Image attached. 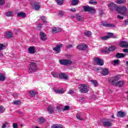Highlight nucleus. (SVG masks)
Segmentation results:
<instances>
[{
	"mask_svg": "<svg viewBox=\"0 0 128 128\" xmlns=\"http://www.w3.org/2000/svg\"><path fill=\"white\" fill-rule=\"evenodd\" d=\"M118 80H120V76H116L111 78L110 80L113 86H118V88H122V86H124L126 84V82L124 80L118 81Z\"/></svg>",
	"mask_w": 128,
	"mask_h": 128,
	"instance_id": "obj_1",
	"label": "nucleus"
},
{
	"mask_svg": "<svg viewBox=\"0 0 128 128\" xmlns=\"http://www.w3.org/2000/svg\"><path fill=\"white\" fill-rule=\"evenodd\" d=\"M78 88L81 94H87L90 90V86L86 84H80L78 85Z\"/></svg>",
	"mask_w": 128,
	"mask_h": 128,
	"instance_id": "obj_2",
	"label": "nucleus"
},
{
	"mask_svg": "<svg viewBox=\"0 0 128 128\" xmlns=\"http://www.w3.org/2000/svg\"><path fill=\"white\" fill-rule=\"evenodd\" d=\"M38 70V66L36 62H31L29 65V68L28 70V72L29 74H32L33 72H36Z\"/></svg>",
	"mask_w": 128,
	"mask_h": 128,
	"instance_id": "obj_3",
	"label": "nucleus"
},
{
	"mask_svg": "<svg viewBox=\"0 0 128 128\" xmlns=\"http://www.w3.org/2000/svg\"><path fill=\"white\" fill-rule=\"evenodd\" d=\"M82 8L84 12H90V14H96V8L92 6H83Z\"/></svg>",
	"mask_w": 128,
	"mask_h": 128,
	"instance_id": "obj_4",
	"label": "nucleus"
},
{
	"mask_svg": "<svg viewBox=\"0 0 128 128\" xmlns=\"http://www.w3.org/2000/svg\"><path fill=\"white\" fill-rule=\"evenodd\" d=\"M108 7L109 8H110L112 12H114V10H116V12H118V10H120V7H118V5L114 4V3L112 2H110L108 5Z\"/></svg>",
	"mask_w": 128,
	"mask_h": 128,
	"instance_id": "obj_5",
	"label": "nucleus"
},
{
	"mask_svg": "<svg viewBox=\"0 0 128 128\" xmlns=\"http://www.w3.org/2000/svg\"><path fill=\"white\" fill-rule=\"evenodd\" d=\"M126 7L125 6H123L121 8L119 7V10H117V12L118 14H123V16H126Z\"/></svg>",
	"mask_w": 128,
	"mask_h": 128,
	"instance_id": "obj_6",
	"label": "nucleus"
},
{
	"mask_svg": "<svg viewBox=\"0 0 128 128\" xmlns=\"http://www.w3.org/2000/svg\"><path fill=\"white\" fill-rule=\"evenodd\" d=\"M94 64L98 66H104V60L98 58H94Z\"/></svg>",
	"mask_w": 128,
	"mask_h": 128,
	"instance_id": "obj_7",
	"label": "nucleus"
},
{
	"mask_svg": "<svg viewBox=\"0 0 128 128\" xmlns=\"http://www.w3.org/2000/svg\"><path fill=\"white\" fill-rule=\"evenodd\" d=\"M60 64H63L64 66H70L72 64V61L70 60H61L60 61Z\"/></svg>",
	"mask_w": 128,
	"mask_h": 128,
	"instance_id": "obj_8",
	"label": "nucleus"
},
{
	"mask_svg": "<svg viewBox=\"0 0 128 128\" xmlns=\"http://www.w3.org/2000/svg\"><path fill=\"white\" fill-rule=\"evenodd\" d=\"M62 48V44H59L53 48V50L55 52V54H60V48Z\"/></svg>",
	"mask_w": 128,
	"mask_h": 128,
	"instance_id": "obj_9",
	"label": "nucleus"
},
{
	"mask_svg": "<svg viewBox=\"0 0 128 128\" xmlns=\"http://www.w3.org/2000/svg\"><path fill=\"white\" fill-rule=\"evenodd\" d=\"M31 6L34 8L35 10H38L40 8V2H34L31 3Z\"/></svg>",
	"mask_w": 128,
	"mask_h": 128,
	"instance_id": "obj_10",
	"label": "nucleus"
},
{
	"mask_svg": "<svg viewBox=\"0 0 128 128\" xmlns=\"http://www.w3.org/2000/svg\"><path fill=\"white\" fill-rule=\"evenodd\" d=\"M101 26H106V28H115L116 25L112 24H108L106 22H104L103 24H101Z\"/></svg>",
	"mask_w": 128,
	"mask_h": 128,
	"instance_id": "obj_11",
	"label": "nucleus"
},
{
	"mask_svg": "<svg viewBox=\"0 0 128 128\" xmlns=\"http://www.w3.org/2000/svg\"><path fill=\"white\" fill-rule=\"evenodd\" d=\"M40 39L41 40H43V42H46V40H47L46 38V34H44V32H40Z\"/></svg>",
	"mask_w": 128,
	"mask_h": 128,
	"instance_id": "obj_12",
	"label": "nucleus"
},
{
	"mask_svg": "<svg viewBox=\"0 0 128 128\" xmlns=\"http://www.w3.org/2000/svg\"><path fill=\"white\" fill-rule=\"evenodd\" d=\"M88 48V45L86 44H80L77 46L78 50H86Z\"/></svg>",
	"mask_w": 128,
	"mask_h": 128,
	"instance_id": "obj_13",
	"label": "nucleus"
},
{
	"mask_svg": "<svg viewBox=\"0 0 128 128\" xmlns=\"http://www.w3.org/2000/svg\"><path fill=\"white\" fill-rule=\"evenodd\" d=\"M120 48H128V42L126 41L120 42Z\"/></svg>",
	"mask_w": 128,
	"mask_h": 128,
	"instance_id": "obj_14",
	"label": "nucleus"
},
{
	"mask_svg": "<svg viewBox=\"0 0 128 128\" xmlns=\"http://www.w3.org/2000/svg\"><path fill=\"white\" fill-rule=\"evenodd\" d=\"M60 78L63 80H68V75L64 72H62L59 74Z\"/></svg>",
	"mask_w": 128,
	"mask_h": 128,
	"instance_id": "obj_15",
	"label": "nucleus"
},
{
	"mask_svg": "<svg viewBox=\"0 0 128 128\" xmlns=\"http://www.w3.org/2000/svg\"><path fill=\"white\" fill-rule=\"evenodd\" d=\"M126 112L119 111L118 112L117 116L118 118H124V116H126Z\"/></svg>",
	"mask_w": 128,
	"mask_h": 128,
	"instance_id": "obj_16",
	"label": "nucleus"
},
{
	"mask_svg": "<svg viewBox=\"0 0 128 128\" xmlns=\"http://www.w3.org/2000/svg\"><path fill=\"white\" fill-rule=\"evenodd\" d=\"M29 54H34L36 52V48L34 46H30L28 49Z\"/></svg>",
	"mask_w": 128,
	"mask_h": 128,
	"instance_id": "obj_17",
	"label": "nucleus"
},
{
	"mask_svg": "<svg viewBox=\"0 0 128 128\" xmlns=\"http://www.w3.org/2000/svg\"><path fill=\"white\" fill-rule=\"evenodd\" d=\"M17 16L18 18H24L26 16V14L24 12H20L18 14Z\"/></svg>",
	"mask_w": 128,
	"mask_h": 128,
	"instance_id": "obj_18",
	"label": "nucleus"
},
{
	"mask_svg": "<svg viewBox=\"0 0 128 128\" xmlns=\"http://www.w3.org/2000/svg\"><path fill=\"white\" fill-rule=\"evenodd\" d=\"M48 111L50 114H54V108L50 106L48 108Z\"/></svg>",
	"mask_w": 128,
	"mask_h": 128,
	"instance_id": "obj_19",
	"label": "nucleus"
},
{
	"mask_svg": "<svg viewBox=\"0 0 128 128\" xmlns=\"http://www.w3.org/2000/svg\"><path fill=\"white\" fill-rule=\"evenodd\" d=\"M103 126H107L108 128H110V126H112V124L110 122L106 121L103 122Z\"/></svg>",
	"mask_w": 128,
	"mask_h": 128,
	"instance_id": "obj_20",
	"label": "nucleus"
},
{
	"mask_svg": "<svg viewBox=\"0 0 128 128\" xmlns=\"http://www.w3.org/2000/svg\"><path fill=\"white\" fill-rule=\"evenodd\" d=\"M126 55L122 53H117L116 56L117 58H124Z\"/></svg>",
	"mask_w": 128,
	"mask_h": 128,
	"instance_id": "obj_21",
	"label": "nucleus"
},
{
	"mask_svg": "<svg viewBox=\"0 0 128 128\" xmlns=\"http://www.w3.org/2000/svg\"><path fill=\"white\" fill-rule=\"evenodd\" d=\"M90 82H91V83L92 84H93V86L95 88H96V86H98V81L96 80H90Z\"/></svg>",
	"mask_w": 128,
	"mask_h": 128,
	"instance_id": "obj_22",
	"label": "nucleus"
},
{
	"mask_svg": "<svg viewBox=\"0 0 128 128\" xmlns=\"http://www.w3.org/2000/svg\"><path fill=\"white\" fill-rule=\"evenodd\" d=\"M102 74L104 76H108V70L107 68H104L102 70Z\"/></svg>",
	"mask_w": 128,
	"mask_h": 128,
	"instance_id": "obj_23",
	"label": "nucleus"
},
{
	"mask_svg": "<svg viewBox=\"0 0 128 128\" xmlns=\"http://www.w3.org/2000/svg\"><path fill=\"white\" fill-rule=\"evenodd\" d=\"M76 18L78 22H82L84 20V18L82 16H80V15L77 14L76 16Z\"/></svg>",
	"mask_w": 128,
	"mask_h": 128,
	"instance_id": "obj_24",
	"label": "nucleus"
},
{
	"mask_svg": "<svg viewBox=\"0 0 128 128\" xmlns=\"http://www.w3.org/2000/svg\"><path fill=\"white\" fill-rule=\"evenodd\" d=\"M6 38H12V32H8L6 33Z\"/></svg>",
	"mask_w": 128,
	"mask_h": 128,
	"instance_id": "obj_25",
	"label": "nucleus"
},
{
	"mask_svg": "<svg viewBox=\"0 0 128 128\" xmlns=\"http://www.w3.org/2000/svg\"><path fill=\"white\" fill-rule=\"evenodd\" d=\"M78 2H80L79 0H72L71 4L72 6H76Z\"/></svg>",
	"mask_w": 128,
	"mask_h": 128,
	"instance_id": "obj_26",
	"label": "nucleus"
},
{
	"mask_svg": "<svg viewBox=\"0 0 128 128\" xmlns=\"http://www.w3.org/2000/svg\"><path fill=\"white\" fill-rule=\"evenodd\" d=\"M84 34L86 36L90 38L92 36V32L90 31H85Z\"/></svg>",
	"mask_w": 128,
	"mask_h": 128,
	"instance_id": "obj_27",
	"label": "nucleus"
},
{
	"mask_svg": "<svg viewBox=\"0 0 128 128\" xmlns=\"http://www.w3.org/2000/svg\"><path fill=\"white\" fill-rule=\"evenodd\" d=\"M51 74L54 77V78H58V76H59L60 74H58V72H52L51 73Z\"/></svg>",
	"mask_w": 128,
	"mask_h": 128,
	"instance_id": "obj_28",
	"label": "nucleus"
},
{
	"mask_svg": "<svg viewBox=\"0 0 128 128\" xmlns=\"http://www.w3.org/2000/svg\"><path fill=\"white\" fill-rule=\"evenodd\" d=\"M116 46H109V50L110 52H114L116 50Z\"/></svg>",
	"mask_w": 128,
	"mask_h": 128,
	"instance_id": "obj_29",
	"label": "nucleus"
},
{
	"mask_svg": "<svg viewBox=\"0 0 128 128\" xmlns=\"http://www.w3.org/2000/svg\"><path fill=\"white\" fill-rule=\"evenodd\" d=\"M64 0H56V2L58 6H62L64 4Z\"/></svg>",
	"mask_w": 128,
	"mask_h": 128,
	"instance_id": "obj_30",
	"label": "nucleus"
},
{
	"mask_svg": "<svg viewBox=\"0 0 128 128\" xmlns=\"http://www.w3.org/2000/svg\"><path fill=\"white\" fill-rule=\"evenodd\" d=\"M6 80V77H4V75L0 73V80L2 82H4Z\"/></svg>",
	"mask_w": 128,
	"mask_h": 128,
	"instance_id": "obj_31",
	"label": "nucleus"
},
{
	"mask_svg": "<svg viewBox=\"0 0 128 128\" xmlns=\"http://www.w3.org/2000/svg\"><path fill=\"white\" fill-rule=\"evenodd\" d=\"M22 102L20 100H15L13 102V104L16 105V106H19V104H20Z\"/></svg>",
	"mask_w": 128,
	"mask_h": 128,
	"instance_id": "obj_32",
	"label": "nucleus"
},
{
	"mask_svg": "<svg viewBox=\"0 0 128 128\" xmlns=\"http://www.w3.org/2000/svg\"><path fill=\"white\" fill-rule=\"evenodd\" d=\"M126 2V0H118L116 2V4H124Z\"/></svg>",
	"mask_w": 128,
	"mask_h": 128,
	"instance_id": "obj_33",
	"label": "nucleus"
},
{
	"mask_svg": "<svg viewBox=\"0 0 128 128\" xmlns=\"http://www.w3.org/2000/svg\"><path fill=\"white\" fill-rule=\"evenodd\" d=\"M12 12L9 11L7 12H6V16L10 17V16H12Z\"/></svg>",
	"mask_w": 128,
	"mask_h": 128,
	"instance_id": "obj_34",
	"label": "nucleus"
},
{
	"mask_svg": "<svg viewBox=\"0 0 128 128\" xmlns=\"http://www.w3.org/2000/svg\"><path fill=\"white\" fill-rule=\"evenodd\" d=\"M61 31H62V30H58L56 28H54L52 30V32H54V34H56V32H61Z\"/></svg>",
	"mask_w": 128,
	"mask_h": 128,
	"instance_id": "obj_35",
	"label": "nucleus"
},
{
	"mask_svg": "<svg viewBox=\"0 0 128 128\" xmlns=\"http://www.w3.org/2000/svg\"><path fill=\"white\" fill-rule=\"evenodd\" d=\"M46 120V119L44 118V117H40L38 118V122L40 123L44 122Z\"/></svg>",
	"mask_w": 128,
	"mask_h": 128,
	"instance_id": "obj_36",
	"label": "nucleus"
},
{
	"mask_svg": "<svg viewBox=\"0 0 128 128\" xmlns=\"http://www.w3.org/2000/svg\"><path fill=\"white\" fill-rule=\"evenodd\" d=\"M114 66H118L120 64V60H114Z\"/></svg>",
	"mask_w": 128,
	"mask_h": 128,
	"instance_id": "obj_37",
	"label": "nucleus"
},
{
	"mask_svg": "<svg viewBox=\"0 0 128 128\" xmlns=\"http://www.w3.org/2000/svg\"><path fill=\"white\" fill-rule=\"evenodd\" d=\"M89 4H96L98 2L96 1V0H90Z\"/></svg>",
	"mask_w": 128,
	"mask_h": 128,
	"instance_id": "obj_38",
	"label": "nucleus"
},
{
	"mask_svg": "<svg viewBox=\"0 0 128 128\" xmlns=\"http://www.w3.org/2000/svg\"><path fill=\"white\" fill-rule=\"evenodd\" d=\"M62 110H63V108L60 106H58L56 108V112H62Z\"/></svg>",
	"mask_w": 128,
	"mask_h": 128,
	"instance_id": "obj_39",
	"label": "nucleus"
},
{
	"mask_svg": "<svg viewBox=\"0 0 128 128\" xmlns=\"http://www.w3.org/2000/svg\"><path fill=\"white\" fill-rule=\"evenodd\" d=\"M63 126L62 125H58V124H55L52 126V128H62Z\"/></svg>",
	"mask_w": 128,
	"mask_h": 128,
	"instance_id": "obj_40",
	"label": "nucleus"
},
{
	"mask_svg": "<svg viewBox=\"0 0 128 128\" xmlns=\"http://www.w3.org/2000/svg\"><path fill=\"white\" fill-rule=\"evenodd\" d=\"M30 96H35L36 92L34 90H31L30 92Z\"/></svg>",
	"mask_w": 128,
	"mask_h": 128,
	"instance_id": "obj_41",
	"label": "nucleus"
},
{
	"mask_svg": "<svg viewBox=\"0 0 128 128\" xmlns=\"http://www.w3.org/2000/svg\"><path fill=\"white\" fill-rule=\"evenodd\" d=\"M100 38L102 40H106L109 39L108 36H107L100 37Z\"/></svg>",
	"mask_w": 128,
	"mask_h": 128,
	"instance_id": "obj_42",
	"label": "nucleus"
},
{
	"mask_svg": "<svg viewBox=\"0 0 128 128\" xmlns=\"http://www.w3.org/2000/svg\"><path fill=\"white\" fill-rule=\"evenodd\" d=\"M107 36H108V38H112V36H114V33L112 32H108L107 33Z\"/></svg>",
	"mask_w": 128,
	"mask_h": 128,
	"instance_id": "obj_43",
	"label": "nucleus"
},
{
	"mask_svg": "<svg viewBox=\"0 0 128 128\" xmlns=\"http://www.w3.org/2000/svg\"><path fill=\"white\" fill-rule=\"evenodd\" d=\"M40 18L42 20L44 24H46V17L44 16H41Z\"/></svg>",
	"mask_w": 128,
	"mask_h": 128,
	"instance_id": "obj_44",
	"label": "nucleus"
},
{
	"mask_svg": "<svg viewBox=\"0 0 128 128\" xmlns=\"http://www.w3.org/2000/svg\"><path fill=\"white\" fill-rule=\"evenodd\" d=\"M56 94H64V90H56Z\"/></svg>",
	"mask_w": 128,
	"mask_h": 128,
	"instance_id": "obj_45",
	"label": "nucleus"
},
{
	"mask_svg": "<svg viewBox=\"0 0 128 128\" xmlns=\"http://www.w3.org/2000/svg\"><path fill=\"white\" fill-rule=\"evenodd\" d=\"M76 118L79 120H84V118H82L80 117V114H78L76 116Z\"/></svg>",
	"mask_w": 128,
	"mask_h": 128,
	"instance_id": "obj_46",
	"label": "nucleus"
},
{
	"mask_svg": "<svg viewBox=\"0 0 128 128\" xmlns=\"http://www.w3.org/2000/svg\"><path fill=\"white\" fill-rule=\"evenodd\" d=\"M70 110V106H64V108H63V110Z\"/></svg>",
	"mask_w": 128,
	"mask_h": 128,
	"instance_id": "obj_47",
	"label": "nucleus"
},
{
	"mask_svg": "<svg viewBox=\"0 0 128 128\" xmlns=\"http://www.w3.org/2000/svg\"><path fill=\"white\" fill-rule=\"evenodd\" d=\"M4 112V106H0V114H2Z\"/></svg>",
	"mask_w": 128,
	"mask_h": 128,
	"instance_id": "obj_48",
	"label": "nucleus"
},
{
	"mask_svg": "<svg viewBox=\"0 0 128 128\" xmlns=\"http://www.w3.org/2000/svg\"><path fill=\"white\" fill-rule=\"evenodd\" d=\"M68 94H70L71 96H72V94H74V90H70L68 92Z\"/></svg>",
	"mask_w": 128,
	"mask_h": 128,
	"instance_id": "obj_49",
	"label": "nucleus"
},
{
	"mask_svg": "<svg viewBox=\"0 0 128 128\" xmlns=\"http://www.w3.org/2000/svg\"><path fill=\"white\" fill-rule=\"evenodd\" d=\"M6 4L4 0H0V6H4Z\"/></svg>",
	"mask_w": 128,
	"mask_h": 128,
	"instance_id": "obj_50",
	"label": "nucleus"
},
{
	"mask_svg": "<svg viewBox=\"0 0 128 128\" xmlns=\"http://www.w3.org/2000/svg\"><path fill=\"white\" fill-rule=\"evenodd\" d=\"M110 48H106V49H105V54H108L110 52Z\"/></svg>",
	"mask_w": 128,
	"mask_h": 128,
	"instance_id": "obj_51",
	"label": "nucleus"
},
{
	"mask_svg": "<svg viewBox=\"0 0 128 128\" xmlns=\"http://www.w3.org/2000/svg\"><path fill=\"white\" fill-rule=\"evenodd\" d=\"M8 126V123L6 122L5 124H3L2 128H6V126Z\"/></svg>",
	"mask_w": 128,
	"mask_h": 128,
	"instance_id": "obj_52",
	"label": "nucleus"
},
{
	"mask_svg": "<svg viewBox=\"0 0 128 128\" xmlns=\"http://www.w3.org/2000/svg\"><path fill=\"white\" fill-rule=\"evenodd\" d=\"M58 14L60 16H64V12L62 10H60Z\"/></svg>",
	"mask_w": 128,
	"mask_h": 128,
	"instance_id": "obj_53",
	"label": "nucleus"
},
{
	"mask_svg": "<svg viewBox=\"0 0 128 128\" xmlns=\"http://www.w3.org/2000/svg\"><path fill=\"white\" fill-rule=\"evenodd\" d=\"M4 48V45L3 44H0V50H2Z\"/></svg>",
	"mask_w": 128,
	"mask_h": 128,
	"instance_id": "obj_54",
	"label": "nucleus"
},
{
	"mask_svg": "<svg viewBox=\"0 0 128 128\" xmlns=\"http://www.w3.org/2000/svg\"><path fill=\"white\" fill-rule=\"evenodd\" d=\"M13 128H18V124L17 123H14L13 124Z\"/></svg>",
	"mask_w": 128,
	"mask_h": 128,
	"instance_id": "obj_55",
	"label": "nucleus"
},
{
	"mask_svg": "<svg viewBox=\"0 0 128 128\" xmlns=\"http://www.w3.org/2000/svg\"><path fill=\"white\" fill-rule=\"evenodd\" d=\"M118 18H120V20H124V16H121L120 15L117 16Z\"/></svg>",
	"mask_w": 128,
	"mask_h": 128,
	"instance_id": "obj_56",
	"label": "nucleus"
},
{
	"mask_svg": "<svg viewBox=\"0 0 128 128\" xmlns=\"http://www.w3.org/2000/svg\"><path fill=\"white\" fill-rule=\"evenodd\" d=\"M100 16H102L104 14V12L102 10H100L99 12Z\"/></svg>",
	"mask_w": 128,
	"mask_h": 128,
	"instance_id": "obj_57",
	"label": "nucleus"
},
{
	"mask_svg": "<svg viewBox=\"0 0 128 128\" xmlns=\"http://www.w3.org/2000/svg\"><path fill=\"white\" fill-rule=\"evenodd\" d=\"M70 10L72 12H76V8H72Z\"/></svg>",
	"mask_w": 128,
	"mask_h": 128,
	"instance_id": "obj_58",
	"label": "nucleus"
},
{
	"mask_svg": "<svg viewBox=\"0 0 128 128\" xmlns=\"http://www.w3.org/2000/svg\"><path fill=\"white\" fill-rule=\"evenodd\" d=\"M13 96H14V98H16V96H18V94L15 93L13 94Z\"/></svg>",
	"mask_w": 128,
	"mask_h": 128,
	"instance_id": "obj_59",
	"label": "nucleus"
},
{
	"mask_svg": "<svg viewBox=\"0 0 128 128\" xmlns=\"http://www.w3.org/2000/svg\"><path fill=\"white\" fill-rule=\"evenodd\" d=\"M72 48V44L68 45L67 46V48Z\"/></svg>",
	"mask_w": 128,
	"mask_h": 128,
	"instance_id": "obj_60",
	"label": "nucleus"
},
{
	"mask_svg": "<svg viewBox=\"0 0 128 128\" xmlns=\"http://www.w3.org/2000/svg\"><path fill=\"white\" fill-rule=\"evenodd\" d=\"M42 28V24H40L39 25H38V30H40V28Z\"/></svg>",
	"mask_w": 128,
	"mask_h": 128,
	"instance_id": "obj_61",
	"label": "nucleus"
},
{
	"mask_svg": "<svg viewBox=\"0 0 128 128\" xmlns=\"http://www.w3.org/2000/svg\"><path fill=\"white\" fill-rule=\"evenodd\" d=\"M123 52H128V49H123Z\"/></svg>",
	"mask_w": 128,
	"mask_h": 128,
	"instance_id": "obj_62",
	"label": "nucleus"
},
{
	"mask_svg": "<svg viewBox=\"0 0 128 128\" xmlns=\"http://www.w3.org/2000/svg\"><path fill=\"white\" fill-rule=\"evenodd\" d=\"M125 24H126V26H128V20H125Z\"/></svg>",
	"mask_w": 128,
	"mask_h": 128,
	"instance_id": "obj_63",
	"label": "nucleus"
},
{
	"mask_svg": "<svg viewBox=\"0 0 128 128\" xmlns=\"http://www.w3.org/2000/svg\"><path fill=\"white\" fill-rule=\"evenodd\" d=\"M126 72L128 74V67L126 68Z\"/></svg>",
	"mask_w": 128,
	"mask_h": 128,
	"instance_id": "obj_64",
	"label": "nucleus"
}]
</instances>
